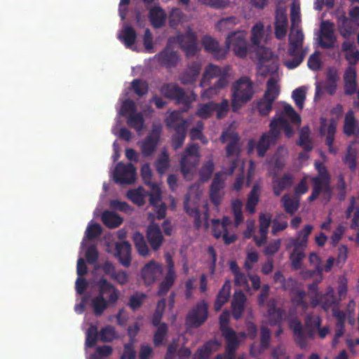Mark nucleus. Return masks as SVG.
<instances>
[{
    "label": "nucleus",
    "instance_id": "obj_1",
    "mask_svg": "<svg viewBox=\"0 0 359 359\" xmlns=\"http://www.w3.org/2000/svg\"><path fill=\"white\" fill-rule=\"evenodd\" d=\"M289 119L292 123L300 125L301 117L294 110L292 107L288 104H283V109L276 114L270 123V130L264 133L259 141L256 144L253 140L248 142V152L251 154L255 147H257V154L263 157L271 146L275 144L278 141L280 131L283 130L287 137H292L294 132L287 121Z\"/></svg>",
    "mask_w": 359,
    "mask_h": 359
},
{
    "label": "nucleus",
    "instance_id": "obj_2",
    "mask_svg": "<svg viewBox=\"0 0 359 359\" xmlns=\"http://www.w3.org/2000/svg\"><path fill=\"white\" fill-rule=\"evenodd\" d=\"M271 38V27L265 29L262 22H258L251 29L250 43L252 52L258 61L257 71L260 75L275 72L278 66L276 58L265 46Z\"/></svg>",
    "mask_w": 359,
    "mask_h": 359
},
{
    "label": "nucleus",
    "instance_id": "obj_3",
    "mask_svg": "<svg viewBox=\"0 0 359 359\" xmlns=\"http://www.w3.org/2000/svg\"><path fill=\"white\" fill-rule=\"evenodd\" d=\"M313 229L312 225L307 224L297 233L295 238L288 240L286 248H292L290 253V259L291 265L294 269H299L302 267V261L305 257L304 250L307 247L309 236Z\"/></svg>",
    "mask_w": 359,
    "mask_h": 359
},
{
    "label": "nucleus",
    "instance_id": "obj_4",
    "mask_svg": "<svg viewBox=\"0 0 359 359\" xmlns=\"http://www.w3.org/2000/svg\"><path fill=\"white\" fill-rule=\"evenodd\" d=\"M304 39V36L300 27H290L288 53L294 58L284 62L288 69H294L302 62L308 50L307 48L302 49Z\"/></svg>",
    "mask_w": 359,
    "mask_h": 359
},
{
    "label": "nucleus",
    "instance_id": "obj_5",
    "mask_svg": "<svg viewBox=\"0 0 359 359\" xmlns=\"http://www.w3.org/2000/svg\"><path fill=\"white\" fill-rule=\"evenodd\" d=\"M315 167L318 175L316 177H311L313 187L309 199L310 201H314L320 194H322L323 200L325 203H327L332 196L330 175L323 163L316 162Z\"/></svg>",
    "mask_w": 359,
    "mask_h": 359
},
{
    "label": "nucleus",
    "instance_id": "obj_6",
    "mask_svg": "<svg viewBox=\"0 0 359 359\" xmlns=\"http://www.w3.org/2000/svg\"><path fill=\"white\" fill-rule=\"evenodd\" d=\"M229 320V312L224 311L219 317L220 327L222 334L226 340V353L224 356L217 355L216 359H233V351L238 347L240 342L245 337L243 332L236 334L235 332L228 327Z\"/></svg>",
    "mask_w": 359,
    "mask_h": 359
},
{
    "label": "nucleus",
    "instance_id": "obj_7",
    "mask_svg": "<svg viewBox=\"0 0 359 359\" xmlns=\"http://www.w3.org/2000/svg\"><path fill=\"white\" fill-rule=\"evenodd\" d=\"M221 140L223 143H226V156L225 163L229 164V168L224 171L226 174L231 175L237 165L241 152L239 144V138L237 133L233 130H228L224 132L221 136Z\"/></svg>",
    "mask_w": 359,
    "mask_h": 359
},
{
    "label": "nucleus",
    "instance_id": "obj_8",
    "mask_svg": "<svg viewBox=\"0 0 359 359\" xmlns=\"http://www.w3.org/2000/svg\"><path fill=\"white\" fill-rule=\"evenodd\" d=\"M154 212L148 214V219L151 223L147 228V238L151 248L154 250H157L163 243V237L159 226L154 224L153 221L156 219H161L165 216L166 206L164 203H161L154 207Z\"/></svg>",
    "mask_w": 359,
    "mask_h": 359
},
{
    "label": "nucleus",
    "instance_id": "obj_9",
    "mask_svg": "<svg viewBox=\"0 0 359 359\" xmlns=\"http://www.w3.org/2000/svg\"><path fill=\"white\" fill-rule=\"evenodd\" d=\"M253 93L252 83L248 77L243 76L237 80L232 86L233 110H237L241 105L250 100Z\"/></svg>",
    "mask_w": 359,
    "mask_h": 359
},
{
    "label": "nucleus",
    "instance_id": "obj_10",
    "mask_svg": "<svg viewBox=\"0 0 359 359\" xmlns=\"http://www.w3.org/2000/svg\"><path fill=\"white\" fill-rule=\"evenodd\" d=\"M201 158L199 147L196 144L189 145L182 154L180 161L181 172L184 178L191 180Z\"/></svg>",
    "mask_w": 359,
    "mask_h": 359
},
{
    "label": "nucleus",
    "instance_id": "obj_11",
    "mask_svg": "<svg viewBox=\"0 0 359 359\" xmlns=\"http://www.w3.org/2000/svg\"><path fill=\"white\" fill-rule=\"evenodd\" d=\"M339 29L341 36L348 38L359 27V6H353L348 11V18L339 19Z\"/></svg>",
    "mask_w": 359,
    "mask_h": 359
},
{
    "label": "nucleus",
    "instance_id": "obj_12",
    "mask_svg": "<svg viewBox=\"0 0 359 359\" xmlns=\"http://www.w3.org/2000/svg\"><path fill=\"white\" fill-rule=\"evenodd\" d=\"M208 316V304L205 300L200 301L187 313L186 323L194 327L203 325Z\"/></svg>",
    "mask_w": 359,
    "mask_h": 359
},
{
    "label": "nucleus",
    "instance_id": "obj_13",
    "mask_svg": "<svg viewBox=\"0 0 359 359\" xmlns=\"http://www.w3.org/2000/svg\"><path fill=\"white\" fill-rule=\"evenodd\" d=\"M226 49L231 48L236 56L245 57L248 52L246 33L243 31L231 33L226 38Z\"/></svg>",
    "mask_w": 359,
    "mask_h": 359
},
{
    "label": "nucleus",
    "instance_id": "obj_14",
    "mask_svg": "<svg viewBox=\"0 0 359 359\" xmlns=\"http://www.w3.org/2000/svg\"><path fill=\"white\" fill-rule=\"evenodd\" d=\"M161 93L166 97L174 99L178 103L184 104L187 107L183 109L186 111L189 108V104L196 100V95L192 94L191 96H187L183 90L175 84L163 85L161 88Z\"/></svg>",
    "mask_w": 359,
    "mask_h": 359
},
{
    "label": "nucleus",
    "instance_id": "obj_15",
    "mask_svg": "<svg viewBox=\"0 0 359 359\" xmlns=\"http://www.w3.org/2000/svg\"><path fill=\"white\" fill-rule=\"evenodd\" d=\"M231 221L228 217H224L222 221L212 220V231L214 236L217 238H222L226 244H230L235 241L236 235L231 232Z\"/></svg>",
    "mask_w": 359,
    "mask_h": 359
},
{
    "label": "nucleus",
    "instance_id": "obj_16",
    "mask_svg": "<svg viewBox=\"0 0 359 359\" xmlns=\"http://www.w3.org/2000/svg\"><path fill=\"white\" fill-rule=\"evenodd\" d=\"M141 175L144 182L149 186L151 189L149 194L150 205L156 207L157 205L162 203L161 188L157 184L151 182L152 171L148 163L142 166Z\"/></svg>",
    "mask_w": 359,
    "mask_h": 359
},
{
    "label": "nucleus",
    "instance_id": "obj_17",
    "mask_svg": "<svg viewBox=\"0 0 359 359\" xmlns=\"http://www.w3.org/2000/svg\"><path fill=\"white\" fill-rule=\"evenodd\" d=\"M318 39L320 46L323 48L328 49L334 47L337 37L332 23L327 21L321 23Z\"/></svg>",
    "mask_w": 359,
    "mask_h": 359
},
{
    "label": "nucleus",
    "instance_id": "obj_18",
    "mask_svg": "<svg viewBox=\"0 0 359 359\" xmlns=\"http://www.w3.org/2000/svg\"><path fill=\"white\" fill-rule=\"evenodd\" d=\"M309 295L311 299L312 304L316 306L321 303L325 309H327L330 306L335 303L334 290L332 287H328V290L325 297L320 295L316 284H312L309 286Z\"/></svg>",
    "mask_w": 359,
    "mask_h": 359
},
{
    "label": "nucleus",
    "instance_id": "obj_19",
    "mask_svg": "<svg viewBox=\"0 0 359 359\" xmlns=\"http://www.w3.org/2000/svg\"><path fill=\"white\" fill-rule=\"evenodd\" d=\"M202 194L199 184L190 187L186 198L184 208L187 212L194 217L196 220L199 218V212L197 208V202Z\"/></svg>",
    "mask_w": 359,
    "mask_h": 359
},
{
    "label": "nucleus",
    "instance_id": "obj_20",
    "mask_svg": "<svg viewBox=\"0 0 359 359\" xmlns=\"http://www.w3.org/2000/svg\"><path fill=\"white\" fill-rule=\"evenodd\" d=\"M163 273V266L154 260H150L142 269V278L147 285L155 283Z\"/></svg>",
    "mask_w": 359,
    "mask_h": 359
},
{
    "label": "nucleus",
    "instance_id": "obj_21",
    "mask_svg": "<svg viewBox=\"0 0 359 359\" xmlns=\"http://www.w3.org/2000/svg\"><path fill=\"white\" fill-rule=\"evenodd\" d=\"M136 170L132 164L118 163L114 172V180L121 184H131L135 181Z\"/></svg>",
    "mask_w": 359,
    "mask_h": 359
},
{
    "label": "nucleus",
    "instance_id": "obj_22",
    "mask_svg": "<svg viewBox=\"0 0 359 359\" xmlns=\"http://www.w3.org/2000/svg\"><path fill=\"white\" fill-rule=\"evenodd\" d=\"M97 287L99 293L103 297H106V300L109 304H114L120 297V292L118 289L104 278H101L97 282Z\"/></svg>",
    "mask_w": 359,
    "mask_h": 359
},
{
    "label": "nucleus",
    "instance_id": "obj_23",
    "mask_svg": "<svg viewBox=\"0 0 359 359\" xmlns=\"http://www.w3.org/2000/svg\"><path fill=\"white\" fill-rule=\"evenodd\" d=\"M179 43L187 56L194 55L198 50L196 34L188 29L185 35L179 36Z\"/></svg>",
    "mask_w": 359,
    "mask_h": 359
},
{
    "label": "nucleus",
    "instance_id": "obj_24",
    "mask_svg": "<svg viewBox=\"0 0 359 359\" xmlns=\"http://www.w3.org/2000/svg\"><path fill=\"white\" fill-rule=\"evenodd\" d=\"M165 260L168 266V270L164 280L160 284L158 294L163 295L166 294L170 288L172 286L177 275L174 269V262L170 255H166Z\"/></svg>",
    "mask_w": 359,
    "mask_h": 359
},
{
    "label": "nucleus",
    "instance_id": "obj_25",
    "mask_svg": "<svg viewBox=\"0 0 359 359\" xmlns=\"http://www.w3.org/2000/svg\"><path fill=\"white\" fill-rule=\"evenodd\" d=\"M287 17L286 9L278 7L276 10L275 18V36L278 39L285 37L287 32Z\"/></svg>",
    "mask_w": 359,
    "mask_h": 359
},
{
    "label": "nucleus",
    "instance_id": "obj_26",
    "mask_svg": "<svg viewBox=\"0 0 359 359\" xmlns=\"http://www.w3.org/2000/svg\"><path fill=\"white\" fill-rule=\"evenodd\" d=\"M271 215L269 213H262L259 215V236L254 237V241L259 247L265 244L267 241L268 229L271 223Z\"/></svg>",
    "mask_w": 359,
    "mask_h": 359
},
{
    "label": "nucleus",
    "instance_id": "obj_27",
    "mask_svg": "<svg viewBox=\"0 0 359 359\" xmlns=\"http://www.w3.org/2000/svg\"><path fill=\"white\" fill-rule=\"evenodd\" d=\"M320 133L326 135V144L328 146L329 151L335 154L336 149L333 147L332 144L336 132V123L334 121L327 122L325 118H321Z\"/></svg>",
    "mask_w": 359,
    "mask_h": 359
},
{
    "label": "nucleus",
    "instance_id": "obj_28",
    "mask_svg": "<svg viewBox=\"0 0 359 359\" xmlns=\"http://www.w3.org/2000/svg\"><path fill=\"white\" fill-rule=\"evenodd\" d=\"M202 43L206 51L211 53L217 59H223L227 53V49L221 48L217 41L209 36L203 38Z\"/></svg>",
    "mask_w": 359,
    "mask_h": 359
},
{
    "label": "nucleus",
    "instance_id": "obj_29",
    "mask_svg": "<svg viewBox=\"0 0 359 359\" xmlns=\"http://www.w3.org/2000/svg\"><path fill=\"white\" fill-rule=\"evenodd\" d=\"M341 51L349 66L353 67L359 61V51L354 42L345 41L341 43Z\"/></svg>",
    "mask_w": 359,
    "mask_h": 359
},
{
    "label": "nucleus",
    "instance_id": "obj_30",
    "mask_svg": "<svg viewBox=\"0 0 359 359\" xmlns=\"http://www.w3.org/2000/svg\"><path fill=\"white\" fill-rule=\"evenodd\" d=\"M321 323L320 318L317 315H308L306 318V327L309 330L310 334L318 330L320 338H325L330 332L327 327H320Z\"/></svg>",
    "mask_w": 359,
    "mask_h": 359
},
{
    "label": "nucleus",
    "instance_id": "obj_31",
    "mask_svg": "<svg viewBox=\"0 0 359 359\" xmlns=\"http://www.w3.org/2000/svg\"><path fill=\"white\" fill-rule=\"evenodd\" d=\"M224 179L222 175L217 173L212 182L210 187V198L214 204L219 205L223 196L222 189L224 188Z\"/></svg>",
    "mask_w": 359,
    "mask_h": 359
},
{
    "label": "nucleus",
    "instance_id": "obj_32",
    "mask_svg": "<svg viewBox=\"0 0 359 359\" xmlns=\"http://www.w3.org/2000/svg\"><path fill=\"white\" fill-rule=\"evenodd\" d=\"M220 77H226L221 68L217 65L210 64L208 65L203 72L200 86L204 87L209 85L212 79Z\"/></svg>",
    "mask_w": 359,
    "mask_h": 359
},
{
    "label": "nucleus",
    "instance_id": "obj_33",
    "mask_svg": "<svg viewBox=\"0 0 359 359\" xmlns=\"http://www.w3.org/2000/svg\"><path fill=\"white\" fill-rule=\"evenodd\" d=\"M277 70L275 72H268L265 74H272L271 77L267 81V88L264 97L271 100H275L279 93L280 88L278 85L279 76L276 74ZM264 76V75H263Z\"/></svg>",
    "mask_w": 359,
    "mask_h": 359
},
{
    "label": "nucleus",
    "instance_id": "obj_34",
    "mask_svg": "<svg viewBox=\"0 0 359 359\" xmlns=\"http://www.w3.org/2000/svg\"><path fill=\"white\" fill-rule=\"evenodd\" d=\"M246 297L242 291L239 290L234 292L231 302V308L233 316L236 319L241 317Z\"/></svg>",
    "mask_w": 359,
    "mask_h": 359
},
{
    "label": "nucleus",
    "instance_id": "obj_35",
    "mask_svg": "<svg viewBox=\"0 0 359 359\" xmlns=\"http://www.w3.org/2000/svg\"><path fill=\"white\" fill-rule=\"evenodd\" d=\"M220 344L217 340H210L199 348L193 356V359H208L210 355L217 351Z\"/></svg>",
    "mask_w": 359,
    "mask_h": 359
},
{
    "label": "nucleus",
    "instance_id": "obj_36",
    "mask_svg": "<svg viewBox=\"0 0 359 359\" xmlns=\"http://www.w3.org/2000/svg\"><path fill=\"white\" fill-rule=\"evenodd\" d=\"M345 93L353 94L356 89V71L353 67L349 66L344 75Z\"/></svg>",
    "mask_w": 359,
    "mask_h": 359
},
{
    "label": "nucleus",
    "instance_id": "obj_37",
    "mask_svg": "<svg viewBox=\"0 0 359 359\" xmlns=\"http://www.w3.org/2000/svg\"><path fill=\"white\" fill-rule=\"evenodd\" d=\"M117 256L120 262L125 266H128L130 263L131 246L127 241L117 243L116 245Z\"/></svg>",
    "mask_w": 359,
    "mask_h": 359
},
{
    "label": "nucleus",
    "instance_id": "obj_38",
    "mask_svg": "<svg viewBox=\"0 0 359 359\" xmlns=\"http://www.w3.org/2000/svg\"><path fill=\"white\" fill-rule=\"evenodd\" d=\"M89 305L93 313L97 316H100L104 313L109 304L106 299L99 293L90 299Z\"/></svg>",
    "mask_w": 359,
    "mask_h": 359
},
{
    "label": "nucleus",
    "instance_id": "obj_39",
    "mask_svg": "<svg viewBox=\"0 0 359 359\" xmlns=\"http://www.w3.org/2000/svg\"><path fill=\"white\" fill-rule=\"evenodd\" d=\"M228 84V81L226 77H220L215 83L210 88L204 90L201 93L203 99H210L214 96L218 95L220 90L226 87Z\"/></svg>",
    "mask_w": 359,
    "mask_h": 359
},
{
    "label": "nucleus",
    "instance_id": "obj_40",
    "mask_svg": "<svg viewBox=\"0 0 359 359\" xmlns=\"http://www.w3.org/2000/svg\"><path fill=\"white\" fill-rule=\"evenodd\" d=\"M337 88V82L332 80L325 79L323 81L317 82L316 83V97H320L323 91L332 95L335 93Z\"/></svg>",
    "mask_w": 359,
    "mask_h": 359
},
{
    "label": "nucleus",
    "instance_id": "obj_41",
    "mask_svg": "<svg viewBox=\"0 0 359 359\" xmlns=\"http://www.w3.org/2000/svg\"><path fill=\"white\" fill-rule=\"evenodd\" d=\"M344 131L347 135H353L359 132V125L355 120L352 111H348L346 114Z\"/></svg>",
    "mask_w": 359,
    "mask_h": 359
},
{
    "label": "nucleus",
    "instance_id": "obj_42",
    "mask_svg": "<svg viewBox=\"0 0 359 359\" xmlns=\"http://www.w3.org/2000/svg\"><path fill=\"white\" fill-rule=\"evenodd\" d=\"M165 122L168 127L174 128L175 130H177L179 128H182L183 127L187 129V127L190 123L188 121L183 120L181 118L180 112L177 111L171 112L166 118Z\"/></svg>",
    "mask_w": 359,
    "mask_h": 359
},
{
    "label": "nucleus",
    "instance_id": "obj_43",
    "mask_svg": "<svg viewBox=\"0 0 359 359\" xmlns=\"http://www.w3.org/2000/svg\"><path fill=\"white\" fill-rule=\"evenodd\" d=\"M231 292V283L226 280L220 290L215 303V309L219 311L222 306L227 302Z\"/></svg>",
    "mask_w": 359,
    "mask_h": 359
},
{
    "label": "nucleus",
    "instance_id": "obj_44",
    "mask_svg": "<svg viewBox=\"0 0 359 359\" xmlns=\"http://www.w3.org/2000/svg\"><path fill=\"white\" fill-rule=\"evenodd\" d=\"M201 72V66L198 63H194L189 67L181 77L182 83L184 85L194 83Z\"/></svg>",
    "mask_w": 359,
    "mask_h": 359
},
{
    "label": "nucleus",
    "instance_id": "obj_45",
    "mask_svg": "<svg viewBox=\"0 0 359 359\" xmlns=\"http://www.w3.org/2000/svg\"><path fill=\"white\" fill-rule=\"evenodd\" d=\"M281 203L285 212L290 215H294L299 207V201L297 198L286 194L281 198Z\"/></svg>",
    "mask_w": 359,
    "mask_h": 359
},
{
    "label": "nucleus",
    "instance_id": "obj_46",
    "mask_svg": "<svg viewBox=\"0 0 359 359\" xmlns=\"http://www.w3.org/2000/svg\"><path fill=\"white\" fill-rule=\"evenodd\" d=\"M158 143V140L147 136L143 141L139 143L142 154L144 156H151L156 151Z\"/></svg>",
    "mask_w": 359,
    "mask_h": 359
},
{
    "label": "nucleus",
    "instance_id": "obj_47",
    "mask_svg": "<svg viewBox=\"0 0 359 359\" xmlns=\"http://www.w3.org/2000/svg\"><path fill=\"white\" fill-rule=\"evenodd\" d=\"M290 328L293 331L297 342L302 346H305L302 325L297 319H292L289 323Z\"/></svg>",
    "mask_w": 359,
    "mask_h": 359
},
{
    "label": "nucleus",
    "instance_id": "obj_48",
    "mask_svg": "<svg viewBox=\"0 0 359 359\" xmlns=\"http://www.w3.org/2000/svg\"><path fill=\"white\" fill-rule=\"evenodd\" d=\"M149 18L152 25L157 28L164 24L166 15L162 9L158 7H154L149 12Z\"/></svg>",
    "mask_w": 359,
    "mask_h": 359
},
{
    "label": "nucleus",
    "instance_id": "obj_49",
    "mask_svg": "<svg viewBox=\"0 0 359 359\" xmlns=\"http://www.w3.org/2000/svg\"><path fill=\"white\" fill-rule=\"evenodd\" d=\"M292 184V177L289 175H285L282 178L273 182V191L276 196H279L281 192L290 187Z\"/></svg>",
    "mask_w": 359,
    "mask_h": 359
},
{
    "label": "nucleus",
    "instance_id": "obj_50",
    "mask_svg": "<svg viewBox=\"0 0 359 359\" xmlns=\"http://www.w3.org/2000/svg\"><path fill=\"white\" fill-rule=\"evenodd\" d=\"M147 195V192L142 187L131 189L127 193L128 198L139 206L144 204Z\"/></svg>",
    "mask_w": 359,
    "mask_h": 359
},
{
    "label": "nucleus",
    "instance_id": "obj_51",
    "mask_svg": "<svg viewBox=\"0 0 359 359\" xmlns=\"http://www.w3.org/2000/svg\"><path fill=\"white\" fill-rule=\"evenodd\" d=\"M155 167L157 172L163 175L170 167V157L168 151L163 149L156 161Z\"/></svg>",
    "mask_w": 359,
    "mask_h": 359
},
{
    "label": "nucleus",
    "instance_id": "obj_52",
    "mask_svg": "<svg viewBox=\"0 0 359 359\" xmlns=\"http://www.w3.org/2000/svg\"><path fill=\"white\" fill-rule=\"evenodd\" d=\"M133 240L138 253L143 257L148 256L149 250L143 235L140 232H135L133 236Z\"/></svg>",
    "mask_w": 359,
    "mask_h": 359
},
{
    "label": "nucleus",
    "instance_id": "obj_53",
    "mask_svg": "<svg viewBox=\"0 0 359 359\" xmlns=\"http://www.w3.org/2000/svg\"><path fill=\"white\" fill-rule=\"evenodd\" d=\"M102 219L104 224L109 228H116L123 222L121 217L113 212H104L102 214Z\"/></svg>",
    "mask_w": 359,
    "mask_h": 359
},
{
    "label": "nucleus",
    "instance_id": "obj_54",
    "mask_svg": "<svg viewBox=\"0 0 359 359\" xmlns=\"http://www.w3.org/2000/svg\"><path fill=\"white\" fill-rule=\"evenodd\" d=\"M259 190H260V187L257 184H255L253 186V188L249 194L247 204H246V209L250 213L255 212V208L259 201Z\"/></svg>",
    "mask_w": 359,
    "mask_h": 359
},
{
    "label": "nucleus",
    "instance_id": "obj_55",
    "mask_svg": "<svg viewBox=\"0 0 359 359\" xmlns=\"http://www.w3.org/2000/svg\"><path fill=\"white\" fill-rule=\"evenodd\" d=\"M283 313L281 310L275 308V301L271 300L269 303L268 318L269 323L276 325L280 323Z\"/></svg>",
    "mask_w": 359,
    "mask_h": 359
},
{
    "label": "nucleus",
    "instance_id": "obj_56",
    "mask_svg": "<svg viewBox=\"0 0 359 359\" xmlns=\"http://www.w3.org/2000/svg\"><path fill=\"white\" fill-rule=\"evenodd\" d=\"M159 60L162 63L168 65L172 66L174 65L177 60L178 56L177 53L173 51L170 48L167 47L160 55Z\"/></svg>",
    "mask_w": 359,
    "mask_h": 359
},
{
    "label": "nucleus",
    "instance_id": "obj_57",
    "mask_svg": "<svg viewBox=\"0 0 359 359\" xmlns=\"http://www.w3.org/2000/svg\"><path fill=\"white\" fill-rule=\"evenodd\" d=\"M144 118L141 114L133 113L130 114L128 117L127 123L129 126L135 128L139 134H141L142 129L144 128Z\"/></svg>",
    "mask_w": 359,
    "mask_h": 359
},
{
    "label": "nucleus",
    "instance_id": "obj_58",
    "mask_svg": "<svg viewBox=\"0 0 359 359\" xmlns=\"http://www.w3.org/2000/svg\"><path fill=\"white\" fill-rule=\"evenodd\" d=\"M118 38L123 41L126 46L129 47L135 43L136 34L132 27L126 26L118 35Z\"/></svg>",
    "mask_w": 359,
    "mask_h": 359
},
{
    "label": "nucleus",
    "instance_id": "obj_59",
    "mask_svg": "<svg viewBox=\"0 0 359 359\" xmlns=\"http://www.w3.org/2000/svg\"><path fill=\"white\" fill-rule=\"evenodd\" d=\"M290 20L291 27H300L301 25V15H300V6L298 1H293L290 8Z\"/></svg>",
    "mask_w": 359,
    "mask_h": 359
},
{
    "label": "nucleus",
    "instance_id": "obj_60",
    "mask_svg": "<svg viewBox=\"0 0 359 359\" xmlns=\"http://www.w3.org/2000/svg\"><path fill=\"white\" fill-rule=\"evenodd\" d=\"M116 337L115 329L111 325L104 327L99 332V338L102 342H110Z\"/></svg>",
    "mask_w": 359,
    "mask_h": 359
},
{
    "label": "nucleus",
    "instance_id": "obj_61",
    "mask_svg": "<svg viewBox=\"0 0 359 359\" xmlns=\"http://www.w3.org/2000/svg\"><path fill=\"white\" fill-rule=\"evenodd\" d=\"M287 149L284 147H280L274 154L271 163L278 169L282 168L285 165V158L287 155Z\"/></svg>",
    "mask_w": 359,
    "mask_h": 359
},
{
    "label": "nucleus",
    "instance_id": "obj_62",
    "mask_svg": "<svg viewBox=\"0 0 359 359\" xmlns=\"http://www.w3.org/2000/svg\"><path fill=\"white\" fill-rule=\"evenodd\" d=\"M305 293L299 290L294 292L292 297V302L297 306V312L302 313L307 308V304L303 301Z\"/></svg>",
    "mask_w": 359,
    "mask_h": 359
},
{
    "label": "nucleus",
    "instance_id": "obj_63",
    "mask_svg": "<svg viewBox=\"0 0 359 359\" xmlns=\"http://www.w3.org/2000/svg\"><path fill=\"white\" fill-rule=\"evenodd\" d=\"M346 217L351 219V227L356 228L359 221V208L355 206L353 198L351 199V205L347 209Z\"/></svg>",
    "mask_w": 359,
    "mask_h": 359
},
{
    "label": "nucleus",
    "instance_id": "obj_64",
    "mask_svg": "<svg viewBox=\"0 0 359 359\" xmlns=\"http://www.w3.org/2000/svg\"><path fill=\"white\" fill-rule=\"evenodd\" d=\"M306 88L304 86L298 88L292 92V98L296 105L300 109H302L304 107V100L306 99Z\"/></svg>",
    "mask_w": 359,
    "mask_h": 359
}]
</instances>
